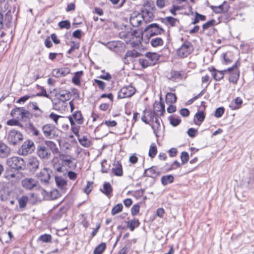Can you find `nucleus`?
Listing matches in <instances>:
<instances>
[{
  "instance_id": "37998d69",
  "label": "nucleus",
  "mask_w": 254,
  "mask_h": 254,
  "mask_svg": "<svg viewBox=\"0 0 254 254\" xmlns=\"http://www.w3.org/2000/svg\"><path fill=\"white\" fill-rule=\"evenodd\" d=\"M71 125V130L72 132L77 137L80 134L79 131L80 129V125L77 124L76 123L70 122Z\"/></svg>"
},
{
  "instance_id": "2f4dec72",
  "label": "nucleus",
  "mask_w": 254,
  "mask_h": 254,
  "mask_svg": "<svg viewBox=\"0 0 254 254\" xmlns=\"http://www.w3.org/2000/svg\"><path fill=\"white\" fill-rule=\"evenodd\" d=\"M174 181V178L172 175H167L163 176L161 178V182L163 186H166L169 184L172 183Z\"/></svg>"
},
{
  "instance_id": "473e14b6",
  "label": "nucleus",
  "mask_w": 254,
  "mask_h": 254,
  "mask_svg": "<svg viewBox=\"0 0 254 254\" xmlns=\"http://www.w3.org/2000/svg\"><path fill=\"white\" fill-rule=\"evenodd\" d=\"M146 58L153 65H154L159 60V56L155 53H147L146 54Z\"/></svg>"
},
{
  "instance_id": "6ab92c4d",
  "label": "nucleus",
  "mask_w": 254,
  "mask_h": 254,
  "mask_svg": "<svg viewBox=\"0 0 254 254\" xmlns=\"http://www.w3.org/2000/svg\"><path fill=\"white\" fill-rule=\"evenodd\" d=\"M55 182L58 188L62 191V192H64L66 189V181L61 176H56Z\"/></svg>"
},
{
  "instance_id": "5701e85b",
  "label": "nucleus",
  "mask_w": 254,
  "mask_h": 254,
  "mask_svg": "<svg viewBox=\"0 0 254 254\" xmlns=\"http://www.w3.org/2000/svg\"><path fill=\"white\" fill-rule=\"evenodd\" d=\"M52 74L54 76L57 78L64 77L68 74H70V69L68 68L55 69L53 70Z\"/></svg>"
},
{
  "instance_id": "a878e982",
  "label": "nucleus",
  "mask_w": 254,
  "mask_h": 254,
  "mask_svg": "<svg viewBox=\"0 0 254 254\" xmlns=\"http://www.w3.org/2000/svg\"><path fill=\"white\" fill-rule=\"evenodd\" d=\"M162 21L166 24H169L171 27H174L179 23V20L172 16H167L162 18Z\"/></svg>"
},
{
  "instance_id": "cd10ccee",
  "label": "nucleus",
  "mask_w": 254,
  "mask_h": 254,
  "mask_svg": "<svg viewBox=\"0 0 254 254\" xmlns=\"http://www.w3.org/2000/svg\"><path fill=\"white\" fill-rule=\"evenodd\" d=\"M243 103V100L240 97H237L229 105V108L232 110L240 109Z\"/></svg>"
},
{
  "instance_id": "a211bd4d",
  "label": "nucleus",
  "mask_w": 254,
  "mask_h": 254,
  "mask_svg": "<svg viewBox=\"0 0 254 254\" xmlns=\"http://www.w3.org/2000/svg\"><path fill=\"white\" fill-rule=\"evenodd\" d=\"M39 161L36 157H31L28 161V167L31 172L36 171L39 168Z\"/></svg>"
},
{
  "instance_id": "4468645a",
  "label": "nucleus",
  "mask_w": 254,
  "mask_h": 254,
  "mask_svg": "<svg viewBox=\"0 0 254 254\" xmlns=\"http://www.w3.org/2000/svg\"><path fill=\"white\" fill-rule=\"evenodd\" d=\"M211 8L216 13H225L228 12L230 5L227 1H224L222 4L218 6H211Z\"/></svg>"
},
{
  "instance_id": "c756f323",
  "label": "nucleus",
  "mask_w": 254,
  "mask_h": 254,
  "mask_svg": "<svg viewBox=\"0 0 254 254\" xmlns=\"http://www.w3.org/2000/svg\"><path fill=\"white\" fill-rule=\"evenodd\" d=\"M17 201L19 208L23 210L26 207L28 201V197L26 195H22L21 197L17 198Z\"/></svg>"
},
{
  "instance_id": "09e8293b",
  "label": "nucleus",
  "mask_w": 254,
  "mask_h": 254,
  "mask_svg": "<svg viewBox=\"0 0 254 254\" xmlns=\"http://www.w3.org/2000/svg\"><path fill=\"white\" fill-rule=\"evenodd\" d=\"M169 120L170 124L174 127L177 126L180 124L181 122V120L179 117H176L173 116L170 117Z\"/></svg>"
},
{
  "instance_id": "c9c22d12",
  "label": "nucleus",
  "mask_w": 254,
  "mask_h": 254,
  "mask_svg": "<svg viewBox=\"0 0 254 254\" xmlns=\"http://www.w3.org/2000/svg\"><path fill=\"white\" fill-rule=\"evenodd\" d=\"M157 174L155 167H151L145 170L144 175L148 177L153 178Z\"/></svg>"
},
{
  "instance_id": "052dcab7",
  "label": "nucleus",
  "mask_w": 254,
  "mask_h": 254,
  "mask_svg": "<svg viewBox=\"0 0 254 254\" xmlns=\"http://www.w3.org/2000/svg\"><path fill=\"white\" fill-rule=\"evenodd\" d=\"M49 117L51 119L53 120L54 121V122L57 125H58V120L59 118H62V116L58 115L53 113H52L50 114Z\"/></svg>"
},
{
  "instance_id": "864d4df0",
  "label": "nucleus",
  "mask_w": 254,
  "mask_h": 254,
  "mask_svg": "<svg viewBox=\"0 0 254 254\" xmlns=\"http://www.w3.org/2000/svg\"><path fill=\"white\" fill-rule=\"evenodd\" d=\"M194 117L200 123H202L205 119V115L203 111H199L196 113L194 116Z\"/></svg>"
},
{
  "instance_id": "7c9ffc66",
  "label": "nucleus",
  "mask_w": 254,
  "mask_h": 254,
  "mask_svg": "<svg viewBox=\"0 0 254 254\" xmlns=\"http://www.w3.org/2000/svg\"><path fill=\"white\" fill-rule=\"evenodd\" d=\"M127 227L131 231H133L135 228L139 226L140 222L138 219H133L127 222Z\"/></svg>"
},
{
  "instance_id": "aec40b11",
  "label": "nucleus",
  "mask_w": 254,
  "mask_h": 254,
  "mask_svg": "<svg viewBox=\"0 0 254 254\" xmlns=\"http://www.w3.org/2000/svg\"><path fill=\"white\" fill-rule=\"evenodd\" d=\"M129 21L132 26L138 27L143 21V16L140 13L134 14L130 17Z\"/></svg>"
},
{
  "instance_id": "bb28decb",
  "label": "nucleus",
  "mask_w": 254,
  "mask_h": 254,
  "mask_svg": "<svg viewBox=\"0 0 254 254\" xmlns=\"http://www.w3.org/2000/svg\"><path fill=\"white\" fill-rule=\"evenodd\" d=\"M170 74V78L174 79H185L187 77V73L184 71L172 70Z\"/></svg>"
},
{
  "instance_id": "9b49d317",
  "label": "nucleus",
  "mask_w": 254,
  "mask_h": 254,
  "mask_svg": "<svg viewBox=\"0 0 254 254\" xmlns=\"http://www.w3.org/2000/svg\"><path fill=\"white\" fill-rule=\"evenodd\" d=\"M44 136L48 138H52L55 136V127L51 124H46L42 127Z\"/></svg>"
},
{
  "instance_id": "f8f14e48",
  "label": "nucleus",
  "mask_w": 254,
  "mask_h": 254,
  "mask_svg": "<svg viewBox=\"0 0 254 254\" xmlns=\"http://www.w3.org/2000/svg\"><path fill=\"white\" fill-rule=\"evenodd\" d=\"M69 122L76 123L78 125H82L84 122V118L80 111H75L72 115L68 117Z\"/></svg>"
},
{
  "instance_id": "69168bd1",
  "label": "nucleus",
  "mask_w": 254,
  "mask_h": 254,
  "mask_svg": "<svg viewBox=\"0 0 254 254\" xmlns=\"http://www.w3.org/2000/svg\"><path fill=\"white\" fill-rule=\"evenodd\" d=\"M180 167V163L178 161H174L171 165L170 167L168 169V171H171L176 169Z\"/></svg>"
},
{
  "instance_id": "680f3d73",
  "label": "nucleus",
  "mask_w": 254,
  "mask_h": 254,
  "mask_svg": "<svg viewBox=\"0 0 254 254\" xmlns=\"http://www.w3.org/2000/svg\"><path fill=\"white\" fill-rule=\"evenodd\" d=\"M105 124L108 127H114L117 125V123L115 121H107L106 120L103 122L101 125Z\"/></svg>"
},
{
  "instance_id": "39448f33",
  "label": "nucleus",
  "mask_w": 254,
  "mask_h": 254,
  "mask_svg": "<svg viewBox=\"0 0 254 254\" xmlns=\"http://www.w3.org/2000/svg\"><path fill=\"white\" fill-rule=\"evenodd\" d=\"M135 88L131 85L122 88L118 92V98L123 99L132 96L135 92Z\"/></svg>"
},
{
  "instance_id": "13d9d810",
  "label": "nucleus",
  "mask_w": 254,
  "mask_h": 254,
  "mask_svg": "<svg viewBox=\"0 0 254 254\" xmlns=\"http://www.w3.org/2000/svg\"><path fill=\"white\" fill-rule=\"evenodd\" d=\"M181 159L183 164L187 162L189 159L188 153L185 151L182 152L181 155Z\"/></svg>"
},
{
  "instance_id": "1a4fd4ad",
  "label": "nucleus",
  "mask_w": 254,
  "mask_h": 254,
  "mask_svg": "<svg viewBox=\"0 0 254 254\" xmlns=\"http://www.w3.org/2000/svg\"><path fill=\"white\" fill-rule=\"evenodd\" d=\"M159 105V110H155L152 112L149 110H145L143 111V114H145L148 118L149 121H153L155 116L159 115L161 116L164 112H165V107L162 104H160Z\"/></svg>"
},
{
  "instance_id": "8fccbe9b",
  "label": "nucleus",
  "mask_w": 254,
  "mask_h": 254,
  "mask_svg": "<svg viewBox=\"0 0 254 254\" xmlns=\"http://www.w3.org/2000/svg\"><path fill=\"white\" fill-rule=\"evenodd\" d=\"M58 26L61 29L65 28L66 29H69L70 28V23L67 20H64L60 21L58 23Z\"/></svg>"
},
{
  "instance_id": "e433bc0d",
  "label": "nucleus",
  "mask_w": 254,
  "mask_h": 254,
  "mask_svg": "<svg viewBox=\"0 0 254 254\" xmlns=\"http://www.w3.org/2000/svg\"><path fill=\"white\" fill-rule=\"evenodd\" d=\"M141 15L143 16V19L144 20L145 18H148V20L152 19L154 17L153 13L150 11V9L144 8L142 11Z\"/></svg>"
},
{
  "instance_id": "a19ab883",
  "label": "nucleus",
  "mask_w": 254,
  "mask_h": 254,
  "mask_svg": "<svg viewBox=\"0 0 254 254\" xmlns=\"http://www.w3.org/2000/svg\"><path fill=\"white\" fill-rule=\"evenodd\" d=\"M60 159L66 166H68L71 162V157L68 155L61 154L60 155Z\"/></svg>"
},
{
  "instance_id": "bf43d9fd",
  "label": "nucleus",
  "mask_w": 254,
  "mask_h": 254,
  "mask_svg": "<svg viewBox=\"0 0 254 254\" xmlns=\"http://www.w3.org/2000/svg\"><path fill=\"white\" fill-rule=\"evenodd\" d=\"M29 129L33 135L38 136L40 134L39 131L32 124H29Z\"/></svg>"
},
{
  "instance_id": "dca6fc26",
  "label": "nucleus",
  "mask_w": 254,
  "mask_h": 254,
  "mask_svg": "<svg viewBox=\"0 0 254 254\" xmlns=\"http://www.w3.org/2000/svg\"><path fill=\"white\" fill-rule=\"evenodd\" d=\"M71 96V93L67 90L60 91L58 93L56 94V98L63 102L67 103Z\"/></svg>"
},
{
  "instance_id": "338daca9",
  "label": "nucleus",
  "mask_w": 254,
  "mask_h": 254,
  "mask_svg": "<svg viewBox=\"0 0 254 254\" xmlns=\"http://www.w3.org/2000/svg\"><path fill=\"white\" fill-rule=\"evenodd\" d=\"M31 96L28 95H26L25 96H23L21 97H20L16 102L17 103H24L27 100H28Z\"/></svg>"
},
{
  "instance_id": "49530a36",
  "label": "nucleus",
  "mask_w": 254,
  "mask_h": 254,
  "mask_svg": "<svg viewBox=\"0 0 254 254\" xmlns=\"http://www.w3.org/2000/svg\"><path fill=\"white\" fill-rule=\"evenodd\" d=\"M38 240L43 243H50L52 241V236L51 235L45 234L41 235Z\"/></svg>"
},
{
  "instance_id": "4c0bfd02",
  "label": "nucleus",
  "mask_w": 254,
  "mask_h": 254,
  "mask_svg": "<svg viewBox=\"0 0 254 254\" xmlns=\"http://www.w3.org/2000/svg\"><path fill=\"white\" fill-rule=\"evenodd\" d=\"M106 248V245L105 243H102L97 246L94 250V254H102Z\"/></svg>"
},
{
  "instance_id": "4d7b16f0",
  "label": "nucleus",
  "mask_w": 254,
  "mask_h": 254,
  "mask_svg": "<svg viewBox=\"0 0 254 254\" xmlns=\"http://www.w3.org/2000/svg\"><path fill=\"white\" fill-rule=\"evenodd\" d=\"M225 109L221 107L216 109L215 112V116L216 118H220L224 113Z\"/></svg>"
},
{
  "instance_id": "774afa93",
  "label": "nucleus",
  "mask_w": 254,
  "mask_h": 254,
  "mask_svg": "<svg viewBox=\"0 0 254 254\" xmlns=\"http://www.w3.org/2000/svg\"><path fill=\"white\" fill-rule=\"evenodd\" d=\"M180 114L184 117H188L190 115V111L187 108H183L180 110Z\"/></svg>"
},
{
  "instance_id": "b1692460",
  "label": "nucleus",
  "mask_w": 254,
  "mask_h": 254,
  "mask_svg": "<svg viewBox=\"0 0 254 254\" xmlns=\"http://www.w3.org/2000/svg\"><path fill=\"white\" fill-rule=\"evenodd\" d=\"M112 172L117 176H122L123 174L122 165L118 161H115L113 164Z\"/></svg>"
},
{
  "instance_id": "ea45409f",
  "label": "nucleus",
  "mask_w": 254,
  "mask_h": 254,
  "mask_svg": "<svg viewBox=\"0 0 254 254\" xmlns=\"http://www.w3.org/2000/svg\"><path fill=\"white\" fill-rule=\"evenodd\" d=\"M31 117V114L28 111L23 108V111H22L21 112V115L19 117L20 119L22 121H26L27 120L30 119Z\"/></svg>"
},
{
  "instance_id": "20e7f679",
  "label": "nucleus",
  "mask_w": 254,
  "mask_h": 254,
  "mask_svg": "<svg viewBox=\"0 0 254 254\" xmlns=\"http://www.w3.org/2000/svg\"><path fill=\"white\" fill-rule=\"evenodd\" d=\"M23 139V135L19 131L16 130H11L7 136L8 142L12 145H16Z\"/></svg>"
},
{
  "instance_id": "423d86ee",
  "label": "nucleus",
  "mask_w": 254,
  "mask_h": 254,
  "mask_svg": "<svg viewBox=\"0 0 254 254\" xmlns=\"http://www.w3.org/2000/svg\"><path fill=\"white\" fill-rule=\"evenodd\" d=\"M145 32H147L150 36L157 35L161 34L165 32V30L159 27V25L156 23H152L148 25L144 29Z\"/></svg>"
},
{
  "instance_id": "7ed1b4c3",
  "label": "nucleus",
  "mask_w": 254,
  "mask_h": 254,
  "mask_svg": "<svg viewBox=\"0 0 254 254\" xmlns=\"http://www.w3.org/2000/svg\"><path fill=\"white\" fill-rule=\"evenodd\" d=\"M7 164L12 169L21 170L24 166V161L21 157L14 156L7 159Z\"/></svg>"
},
{
  "instance_id": "79ce46f5",
  "label": "nucleus",
  "mask_w": 254,
  "mask_h": 254,
  "mask_svg": "<svg viewBox=\"0 0 254 254\" xmlns=\"http://www.w3.org/2000/svg\"><path fill=\"white\" fill-rule=\"evenodd\" d=\"M150 44L153 47L162 46L163 44V41L162 38L156 37L151 39Z\"/></svg>"
},
{
  "instance_id": "393cba45",
  "label": "nucleus",
  "mask_w": 254,
  "mask_h": 254,
  "mask_svg": "<svg viewBox=\"0 0 254 254\" xmlns=\"http://www.w3.org/2000/svg\"><path fill=\"white\" fill-rule=\"evenodd\" d=\"M10 149L5 144L0 142V158H5L10 153Z\"/></svg>"
},
{
  "instance_id": "9d476101",
  "label": "nucleus",
  "mask_w": 254,
  "mask_h": 254,
  "mask_svg": "<svg viewBox=\"0 0 254 254\" xmlns=\"http://www.w3.org/2000/svg\"><path fill=\"white\" fill-rule=\"evenodd\" d=\"M38 182L34 178H26L21 181L22 187L27 190H31L36 187Z\"/></svg>"
},
{
  "instance_id": "412c9836",
  "label": "nucleus",
  "mask_w": 254,
  "mask_h": 254,
  "mask_svg": "<svg viewBox=\"0 0 254 254\" xmlns=\"http://www.w3.org/2000/svg\"><path fill=\"white\" fill-rule=\"evenodd\" d=\"M140 54L135 50L128 51L127 52L125 58L124 62L125 64L129 63V62L133 61L134 58L139 57Z\"/></svg>"
},
{
  "instance_id": "5fc2aeb1",
  "label": "nucleus",
  "mask_w": 254,
  "mask_h": 254,
  "mask_svg": "<svg viewBox=\"0 0 254 254\" xmlns=\"http://www.w3.org/2000/svg\"><path fill=\"white\" fill-rule=\"evenodd\" d=\"M140 206L138 204H134L131 208V213L132 215L135 216L139 212Z\"/></svg>"
},
{
  "instance_id": "a18cd8bd",
  "label": "nucleus",
  "mask_w": 254,
  "mask_h": 254,
  "mask_svg": "<svg viewBox=\"0 0 254 254\" xmlns=\"http://www.w3.org/2000/svg\"><path fill=\"white\" fill-rule=\"evenodd\" d=\"M123 206L122 203H118L113 207L111 210L112 215H115L117 214L122 211Z\"/></svg>"
},
{
  "instance_id": "e2e57ef3",
  "label": "nucleus",
  "mask_w": 254,
  "mask_h": 254,
  "mask_svg": "<svg viewBox=\"0 0 254 254\" xmlns=\"http://www.w3.org/2000/svg\"><path fill=\"white\" fill-rule=\"evenodd\" d=\"M7 124L9 126H18L22 127V125L19 122L15 120H10L7 122Z\"/></svg>"
},
{
  "instance_id": "0eeeda50",
  "label": "nucleus",
  "mask_w": 254,
  "mask_h": 254,
  "mask_svg": "<svg viewBox=\"0 0 254 254\" xmlns=\"http://www.w3.org/2000/svg\"><path fill=\"white\" fill-rule=\"evenodd\" d=\"M37 155L43 159H49L51 156V153L48 147L43 144L39 145L36 149Z\"/></svg>"
},
{
  "instance_id": "2eb2a0df",
  "label": "nucleus",
  "mask_w": 254,
  "mask_h": 254,
  "mask_svg": "<svg viewBox=\"0 0 254 254\" xmlns=\"http://www.w3.org/2000/svg\"><path fill=\"white\" fill-rule=\"evenodd\" d=\"M34 144L31 140L25 141L21 147L22 153L23 155H27L31 153L34 149Z\"/></svg>"
},
{
  "instance_id": "3c124183",
  "label": "nucleus",
  "mask_w": 254,
  "mask_h": 254,
  "mask_svg": "<svg viewBox=\"0 0 254 254\" xmlns=\"http://www.w3.org/2000/svg\"><path fill=\"white\" fill-rule=\"evenodd\" d=\"M23 108L22 107H18L15 108L11 110V115L13 117L17 116V117H19L21 115V112L23 111Z\"/></svg>"
},
{
  "instance_id": "72a5a7b5",
  "label": "nucleus",
  "mask_w": 254,
  "mask_h": 254,
  "mask_svg": "<svg viewBox=\"0 0 254 254\" xmlns=\"http://www.w3.org/2000/svg\"><path fill=\"white\" fill-rule=\"evenodd\" d=\"M28 107L31 108L32 110L35 111H38L39 113L34 114V116L35 117H40L41 116L43 112L38 107L37 103L36 102H30L28 104Z\"/></svg>"
},
{
  "instance_id": "c03bdc74",
  "label": "nucleus",
  "mask_w": 254,
  "mask_h": 254,
  "mask_svg": "<svg viewBox=\"0 0 254 254\" xmlns=\"http://www.w3.org/2000/svg\"><path fill=\"white\" fill-rule=\"evenodd\" d=\"M157 153V147L155 143H152L150 146L149 150L148 155L151 158H153L156 156Z\"/></svg>"
},
{
  "instance_id": "6e6d98bb",
  "label": "nucleus",
  "mask_w": 254,
  "mask_h": 254,
  "mask_svg": "<svg viewBox=\"0 0 254 254\" xmlns=\"http://www.w3.org/2000/svg\"><path fill=\"white\" fill-rule=\"evenodd\" d=\"M216 23V21L214 19H212L209 21H207L202 25L203 30H206L208 29L209 27L213 26Z\"/></svg>"
},
{
  "instance_id": "4be33fe9",
  "label": "nucleus",
  "mask_w": 254,
  "mask_h": 254,
  "mask_svg": "<svg viewBox=\"0 0 254 254\" xmlns=\"http://www.w3.org/2000/svg\"><path fill=\"white\" fill-rule=\"evenodd\" d=\"M100 191L109 198H110L112 196L113 188L109 182H105L104 183L103 188L100 189Z\"/></svg>"
},
{
  "instance_id": "c85d7f7f",
  "label": "nucleus",
  "mask_w": 254,
  "mask_h": 254,
  "mask_svg": "<svg viewBox=\"0 0 254 254\" xmlns=\"http://www.w3.org/2000/svg\"><path fill=\"white\" fill-rule=\"evenodd\" d=\"M77 138L79 142L82 146L85 147H88L90 146L91 142L87 136H81L79 135L77 136Z\"/></svg>"
},
{
  "instance_id": "6e6552de",
  "label": "nucleus",
  "mask_w": 254,
  "mask_h": 254,
  "mask_svg": "<svg viewBox=\"0 0 254 254\" xmlns=\"http://www.w3.org/2000/svg\"><path fill=\"white\" fill-rule=\"evenodd\" d=\"M52 171L48 168H44L37 174V177L44 184H48L51 178Z\"/></svg>"
},
{
  "instance_id": "f257e3e1",
  "label": "nucleus",
  "mask_w": 254,
  "mask_h": 254,
  "mask_svg": "<svg viewBox=\"0 0 254 254\" xmlns=\"http://www.w3.org/2000/svg\"><path fill=\"white\" fill-rule=\"evenodd\" d=\"M193 51V48L192 44L188 41H185L178 49L177 53L179 57L184 58L187 57Z\"/></svg>"
},
{
  "instance_id": "f3484780",
  "label": "nucleus",
  "mask_w": 254,
  "mask_h": 254,
  "mask_svg": "<svg viewBox=\"0 0 254 254\" xmlns=\"http://www.w3.org/2000/svg\"><path fill=\"white\" fill-rule=\"evenodd\" d=\"M52 103L53 109L59 111H65L67 106V103L60 101L56 98L52 100Z\"/></svg>"
},
{
  "instance_id": "58836bf2",
  "label": "nucleus",
  "mask_w": 254,
  "mask_h": 254,
  "mask_svg": "<svg viewBox=\"0 0 254 254\" xmlns=\"http://www.w3.org/2000/svg\"><path fill=\"white\" fill-rule=\"evenodd\" d=\"M177 100L176 95L172 93H168L166 96V101L167 104H172L175 103Z\"/></svg>"
},
{
  "instance_id": "0e129e2a",
  "label": "nucleus",
  "mask_w": 254,
  "mask_h": 254,
  "mask_svg": "<svg viewBox=\"0 0 254 254\" xmlns=\"http://www.w3.org/2000/svg\"><path fill=\"white\" fill-rule=\"evenodd\" d=\"M50 198L55 199L59 197V192L57 190H53L50 192Z\"/></svg>"
},
{
  "instance_id": "603ef678",
  "label": "nucleus",
  "mask_w": 254,
  "mask_h": 254,
  "mask_svg": "<svg viewBox=\"0 0 254 254\" xmlns=\"http://www.w3.org/2000/svg\"><path fill=\"white\" fill-rule=\"evenodd\" d=\"M156 5L159 8H163L169 4V2L167 0H156Z\"/></svg>"
},
{
  "instance_id": "f704fd0d",
  "label": "nucleus",
  "mask_w": 254,
  "mask_h": 254,
  "mask_svg": "<svg viewBox=\"0 0 254 254\" xmlns=\"http://www.w3.org/2000/svg\"><path fill=\"white\" fill-rule=\"evenodd\" d=\"M45 144L46 146L50 148V150L54 154H57L59 152V149L56 144L52 141H46Z\"/></svg>"
},
{
  "instance_id": "de8ad7c7",
  "label": "nucleus",
  "mask_w": 254,
  "mask_h": 254,
  "mask_svg": "<svg viewBox=\"0 0 254 254\" xmlns=\"http://www.w3.org/2000/svg\"><path fill=\"white\" fill-rule=\"evenodd\" d=\"M139 62L143 68L153 65L152 64H151V63H150L148 59L146 57L145 59H139Z\"/></svg>"
},
{
  "instance_id": "ddd939ff",
  "label": "nucleus",
  "mask_w": 254,
  "mask_h": 254,
  "mask_svg": "<svg viewBox=\"0 0 254 254\" xmlns=\"http://www.w3.org/2000/svg\"><path fill=\"white\" fill-rule=\"evenodd\" d=\"M102 44L106 46L110 50L117 53L120 51V49L122 48L123 45V44L119 41H112L107 43L102 42Z\"/></svg>"
},
{
  "instance_id": "f03ea898",
  "label": "nucleus",
  "mask_w": 254,
  "mask_h": 254,
  "mask_svg": "<svg viewBox=\"0 0 254 254\" xmlns=\"http://www.w3.org/2000/svg\"><path fill=\"white\" fill-rule=\"evenodd\" d=\"M231 71L235 72V75L234 76V78L239 77V74L237 73L236 63L231 67L228 68L227 69L221 71L214 70L212 72V75L213 76L214 79H222L224 77V74L225 73H227Z\"/></svg>"
}]
</instances>
